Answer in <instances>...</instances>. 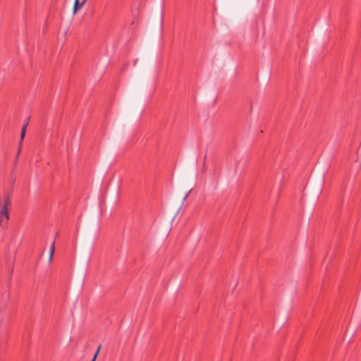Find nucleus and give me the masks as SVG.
Returning <instances> with one entry per match:
<instances>
[{
	"mask_svg": "<svg viewBox=\"0 0 361 361\" xmlns=\"http://www.w3.org/2000/svg\"><path fill=\"white\" fill-rule=\"evenodd\" d=\"M83 3L81 1L80 2L79 0H75L73 6V13H75L81 8V7L83 6Z\"/></svg>",
	"mask_w": 361,
	"mask_h": 361,
	"instance_id": "obj_1",
	"label": "nucleus"
},
{
	"mask_svg": "<svg viewBox=\"0 0 361 361\" xmlns=\"http://www.w3.org/2000/svg\"><path fill=\"white\" fill-rule=\"evenodd\" d=\"M27 126H28V122L27 121V123H24L23 124V126L22 130H21V133H20V139H21V140H23V138L25 137V131H26V128H27Z\"/></svg>",
	"mask_w": 361,
	"mask_h": 361,
	"instance_id": "obj_3",
	"label": "nucleus"
},
{
	"mask_svg": "<svg viewBox=\"0 0 361 361\" xmlns=\"http://www.w3.org/2000/svg\"><path fill=\"white\" fill-rule=\"evenodd\" d=\"M100 348H101V345L99 346L96 353L94 354V357H93V358H92V360L91 361H95L96 360L97 356V355L99 353V351Z\"/></svg>",
	"mask_w": 361,
	"mask_h": 361,
	"instance_id": "obj_6",
	"label": "nucleus"
},
{
	"mask_svg": "<svg viewBox=\"0 0 361 361\" xmlns=\"http://www.w3.org/2000/svg\"><path fill=\"white\" fill-rule=\"evenodd\" d=\"M0 215L4 216L7 219H8V208L3 206L0 212Z\"/></svg>",
	"mask_w": 361,
	"mask_h": 361,
	"instance_id": "obj_2",
	"label": "nucleus"
},
{
	"mask_svg": "<svg viewBox=\"0 0 361 361\" xmlns=\"http://www.w3.org/2000/svg\"><path fill=\"white\" fill-rule=\"evenodd\" d=\"M85 1H86V0H82V2L83 4H85Z\"/></svg>",
	"mask_w": 361,
	"mask_h": 361,
	"instance_id": "obj_9",
	"label": "nucleus"
},
{
	"mask_svg": "<svg viewBox=\"0 0 361 361\" xmlns=\"http://www.w3.org/2000/svg\"><path fill=\"white\" fill-rule=\"evenodd\" d=\"M29 119H30L29 118H27V119L25 121L24 123H27V121L29 123Z\"/></svg>",
	"mask_w": 361,
	"mask_h": 361,
	"instance_id": "obj_8",
	"label": "nucleus"
},
{
	"mask_svg": "<svg viewBox=\"0 0 361 361\" xmlns=\"http://www.w3.org/2000/svg\"><path fill=\"white\" fill-rule=\"evenodd\" d=\"M54 249H55V243L54 241L52 245H51L50 250H49V260H51L53 257V255L54 252Z\"/></svg>",
	"mask_w": 361,
	"mask_h": 361,
	"instance_id": "obj_5",
	"label": "nucleus"
},
{
	"mask_svg": "<svg viewBox=\"0 0 361 361\" xmlns=\"http://www.w3.org/2000/svg\"><path fill=\"white\" fill-rule=\"evenodd\" d=\"M11 197L9 195H8L4 200V207H8L11 205Z\"/></svg>",
	"mask_w": 361,
	"mask_h": 361,
	"instance_id": "obj_4",
	"label": "nucleus"
},
{
	"mask_svg": "<svg viewBox=\"0 0 361 361\" xmlns=\"http://www.w3.org/2000/svg\"><path fill=\"white\" fill-rule=\"evenodd\" d=\"M190 192V190H189L188 192L185 193V195L183 197V200H185L188 197Z\"/></svg>",
	"mask_w": 361,
	"mask_h": 361,
	"instance_id": "obj_7",
	"label": "nucleus"
}]
</instances>
